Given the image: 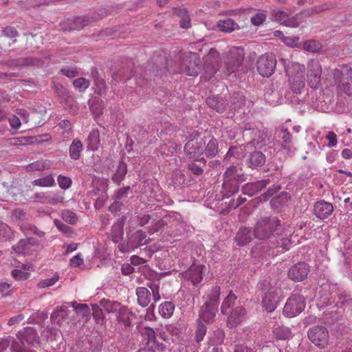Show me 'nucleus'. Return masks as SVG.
<instances>
[{
	"instance_id": "f257e3e1",
	"label": "nucleus",
	"mask_w": 352,
	"mask_h": 352,
	"mask_svg": "<svg viewBox=\"0 0 352 352\" xmlns=\"http://www.w3.org/2000/svg\"><path fill=\"white\" fill-rule=\"evenodd\" d=\"M280 230V221L276 217H265L255 223L253 234L256 239L266 241L276 238Z\"/></svg>"
},
{
	"instance_id": "f03ea898",
	"label": "nucleus",
	"mask_w": 352,
	"mask_h": 352,
	"mask_svg": "<svg viewBox=\"0 0 352 352\" xmlns=\"http://www.w3.org/2000/svg\"><path fill=\"white\" fill-rule=\"evenodd\" d=\"M18 340H13L11 350L14 352H36L31 349L39 344V338L33 327H27L23 331L19 332Z\"/></svg>"
},
{
	"instance_id": "7ed1b4c3",
	"label": "nucleus",
	"mask_w": 352,
	"mask_h": 352,
	"mask_svg": "<svg viewBox=\"0 0 352 352\" xmlns=\"http://www.w3.org/2000/svg\"><path fill=\"white\" fill-rule=\"evenodd\" d=\"M262 290L263 292L262 306L266 311L271 313L276 309L280 300L281 289L265 280L262 283Z\"/></svg>"
},
{
	"instance_id": "20e7f679",
	"label": "nucleus",
	"mask_w": 352,
	"mask_h": 352,
	"mask_svg": "<svg viewBox=\"0 0 352 352\" xmlns=\"http://www.w3.org/2000/svg\"><path fill=\"white\" fill-rule=\"evenodd\" d=\"M333 78L339 88L348 96L352 95V68L342 65L333 71Z\"/></svg>"
},
{
	"instance_id": "39448f33",
	"label": "nucleus",
	"mask_w": 352,
	"mask_h": 352,
	"mask_svg": "<svg viewBox=\"0 0 352 352\" xmlns=\"http://www.w3.org/2000/svg\"><path fill=\"white\" fill-rule=\"evenodd\" d=\"M292 90L298 94L305 87V67L299 63H294L289 70L287 71Z\"/></svg>"
},
{
	"instance_id": "423d86ee",
	"label": "nucleus",
	"mask_w": 352,
	"mask_h": 352,
	"mask_svg": "<svg viewBox=\"0 0 352 352\" xmlns=\"http://www.w3.org/2000/svg\"><path fill=\"white\" fill-rule=\"evenodd\" d=\"M305 307L304 296L298 294H293L287 300L283 313L288 318H293L300 314L304 310Z\"/></svg>"
},
{
	"instance_id": "0eeeda50",
	"label": "nucleus",
	"mask_w": 352,
	"mask_h": 352,
	"mask_svg": "<svg viewBox=\"0 0 352 352\" xmlns=\"http://www.w3.org/2000/svg\"><path fill=\"white\" fill-rule=\"evenodd\" d=\"M146 287H138L136 289V295L138 296V303L142 307L148 305L151 300V296L156 302L160 299L159 293V286L156 284H150Z\"/></svg>"
},
{
	"instance_id": "6e6552de",
	"label": "nucleus",
	"mask_w": 352,
	"mask_h": 352,
	"mask_svg": "<svg viewBox=\"0 0 352 352\" xmlns=\"http://www.w3.org/2000/svg\"><path fill=\"white\" fill-rule=\"evenodd\" d=\"M309 340L320 349H324L329 344V333L324 326L316 325L311 327L308 332Z\"/></svg>"
},
{
	"instance_id": "1a4fd4ad",
	"label": "nucleus",
	"mask_w": 352,
	"mask_h": 352,
	"mask_svg": "<svg viewBox=\"0 0 352 352\" xmlns=\"http://www.w3.org/2000/svg\"><path fill=\"white\" fill-rule=\"evenodd\" d=\"M276 59L273 54L261 55L257 60V70L264 77L272 76L276 68Z\"/></svg>"
},
{
	"instance_id": "9d476101",
	"label": "nucleus",
	"mask_w": 352,
	"mask_h": 352,
	"mask_svg": "<svg viewBox=\"0 0 352 352\" xmlns=\"http://www.w3.org/2000/svg\"><path fill=\"white\" fill-rule=\"evenodd\" d=\"M244 59L243 50L234 48L230 51L225 62V67L228 74L235 72L241 66Z\"/></svg>"
},
{
	"instance_id": "9b49d317",
	"label": "nucleus",
	"mask_w": 352,
	"mask_h": 352,
	"mask_svg": "<svg viewBox=\"0 0 352 352\" xmlns=\"http://www.w3.org/2000/svg\"><path fill=\"white\" fill-rule=\"evenodd\" d=\"M322 67L317 60H311L307 65V83L314 89L320 85Z\"/></svg>"
},
{
	"instance_id": "f8f14e48",
	"label": "nucleus",
	"mask_w": 352,
	"mask_h": 352,
	"mask_svg": "<svg viewBox=\"0 0 352 352\" xmlns=\"http://www.w3.org/2000/svg\"><path fill=\"white\" fill-rule=\"evenodd\" d=\"M96 16H82L74 19H68L66 22L60 24V29L63 31L80 30L89 23L95 21Z\"/></svg>"
},
{
	"instance_id": "ddd939ff",
	"label": "nucleus",
	"mask_w": 352,
	"mask_h": 352,
	"mask_svg": "<svg viewBox=\"0 0 352 352\" xmlns=\"http://www.w3.org/2000/svg\"><path fill=\"white\" fill-rule=\"evenodd\" d=\"M102 338L98 335L91 334L78 343L80 352H99L102 347Z\"/></svg>"
},
{
	"instance_id": "4468645a",
	"label": "nucleus",
	"mask_w": 352,
	"mask_h": 352,
	"mask_svg": "<svg viewBox=\"0 0 352 352\" xmlns=\"http://www.w3.org/2000/svg\"><path fill=\"white\" fill-rule=\"evenodd\" d=\"M149 241L150 239H147L146 232H143L142 230H138L129 236L126 248L123 247L120 250L122 252H129L130 250H134L148 244Z\"/></svg>"
},
{
	"instance_id": "2eb2a0df",
	"label": "nucleus",
	"mask_w": 352,
	"mask_h": 352,
	"mask_svg": "<svg viewBox=\"0 0 352 352\" xmlns=\"http://www.w3.org/2000/svg\"><path fill=\"white\" fill-rule=\"evenodd\" d=\"M310 272L309 266L305 262L294 265L288 271V277L295 282H300L307 278Z\"/></svg>"
},
{
	"instance_id": "dca6fc26",
	"label": "nucleus",
	"mask_w": 352,
	"mask_h": 352,
	"mask_svg": "<svg viewBox=\"0 0 352 352\" xmlns=\"http://www.w3.org/2000/svg\"><path fill=\"white\" fill-rule=\"evenodd\" d=\"M247 318V311L243 306H237L232 309L229 314L226 325L232 329L241 324Z\"/></svg>"
},
{
	"instance_id": "f3484780",
	"label": "nucleus",
	"mask_w": 352,
	"mask_h": 352,
	"mask_svg": "<svg viewBox=\"0 0 352 352\" xmlns=\"http://www.w3.org/2000/svg\"><path fill=\"white\" fill-rule=\"evenodd\" d=\"M204 268H206L204 265L193 263L184 272V276L190 280L193 285H197L203 279L202 274Z\"/></svg>"
},
{
	"instance_id": "a211bd4d",
	"label": "nucleus",
	"mask_w": 352,
	"mask_h": 352,
	"mask_svg": "<svg viewBox=\"0 0 352 352\" xmlns=\"http://www.w3.org/2000/svg\"><path fill=\"white\" fill-rule=\"evenodd\" d=\"M223 178L228 181L242 183L247 179V175L244 173L243 168L239 165H231L223 174Z\"/></svg>"
},
{
	"instance_id": "6ab92c4d",
	"label": "nucleus",
	"mask_w": 352,
	"mask_h": 352,
	"mask_svg": "<svg viewBox=\"0 0 352 352\" xmlns=\"http://www.w3.org/2000/svg\"><path fill=\"white\" fill-rule=\"evenodd\" d=\"M204 144L203 139L199 141L188 140L184 146V153L188 158L199 156L204 153Z\"/></svg>"
},
{
	"instance_id": "aec40b11",
	"label": "nucleus",
	"mask_w": 352,
	"mask_h": 352,
	"mask_svg": "<svg viewBox=\"0 0 352 352\" xmlns=\"http://www.w3.org/2000/svg\"><path fill=\"white\" fill-rule=\"evenodd\" d=\"M333 212L332 204L320 200L317 201L314 206V214L320 219H327Z\"/></svg>"
},
{
	"instance_id": "412c9836",
	"label": "nucleus",
	"mask_w": 352,
	"mask_h": 352,
	"mask_svg": "<svg viewBox=\"0 0 352 352\" xmlns=\"http://www.w3.org/2000/svg\"><path fill=\"white\" fill-rule=\"evenodd\" d=\"M266 162L265 155L258 151L250 153L246 160V164L252 169L258 170L263 166Z\"/></svg>"
},
{
	"instance_id": "4be33fe9",
	"label": "nucleus",
	"mask_w": 352,
	"mask_h": 352,
	"mask_svg": "<svg viewBox=\"0 0 352 352\" xmlns=\"http://www.w3.org/2000/svg\"><path fill=\"white\" fill-rule=\"evenodd\" d=\"M217 311L218 307L211 304V302H206L200 308L199 319L207 323H210L214 320Z\"/></svg>"
},
{
	"instance_id": "5701e85b",
	"label": "nucleus",
	"mask_w": 352,
	"mask_h": 352,
	"mask_svg": "<svg viewBox=\"0 0 352 352\" xmlns=\"http://www.w3.org/2000/svg\"><path fill=\"white\" fill-rule=\"evenodd\" d=\"M134 318V314L129 311L125 306L116 314V320L121 326L122 329H127L131 326V320Z\"/></svg>"
},
{
	"instance_id": "b1692460",
	"label": "nucleus",
	"mask_w": 352,
	"mask_h": 352,
	"mask_svg": "<svg viewBox=\"0 0 352 352\" xmlns=\"http://www.w3.org/2000/svg\"><path fill=\"white\" fill-rule=\"evenodd\" d=\"M51 321L61 327L69 319V309L68 306L63 305L59 307L56 311L52 312L51 315Z\"/></svg>"
},
{
	"instance_id": "393cba45",
	"label": "nucleus",
	"mask_w": 352,
	"mask_h": 352,
	"mask_svg": "<svg viewBox=\"0 0 352 352\" xmlns=\"http://www.w3.org/2000/svg\"><path fill=\"white\" fill-rule=\"evenodd\" d=\"M144 341H146L145 347L149 349H160L162 344L156 339L155 333L152 328L146 327L142 333Z\"/></svg>"
},
{
	"instance_id": "a878e982",
	"label": "nucleus",
	"mask_w": 352,
	"mask_h": 352,
	"mask_svg": "<svg viewBox=\"0 0 352 352\" xmlns=\"http://www.w3.org/2000/svg\"><path fill=\"white\" fill-rule=\"evenodd\" d=\"M206 102L208 106L211 109L216 110L218 113L224 112L228 105V102L219 95L208 96Z\"/></svg>"
},
{
	"instance_id": "bb28decb",
	"label": "nucleus",
	"mask_w": 352,
	"mask_h": 352,
	"mask_svg": "<svg viewBox=\"0 0 352 352\" xmlns=\"http://www.w3.org/2000/svg\"><path fill=\"white\" fill-rule=\"evenodd\" d=\"M253 235V232L249 228L241 227L236 233L235 241L238 245L244 246L252 241Z\"/></svg>"
},
{
	"instance_id": "cd10ccee",
	"label": "nucleus",
	"mask_w": 352,
	"mask_h": 352,
	"mask_svg": "<svg viewBox=\"0 0 352 352\" xmlns=\"http://www.w3.org/2000/svg\"><path fill=\"white\" fill-rule=\"evenodd\" d=\"M276 133L279 139L282 140V146L285 149L290 150L293 148V136L292 134L288 131L281 126L279 127Z\"/></svg>"
},
{
	"instance_id": "c85d7f7f",
	"label": "nucleus",
	"mask_w": 352,
	"mask_h": 352,
	"mask_svg": "<svg viewBox=\"0 0 352 352\" xmlns=\"http://www.w3.org/2000/svg\"><path fill=\"white\" fill-rule=\"evenodd\" d=\"M53 88L62 105L67 106L69 100L72 99V97L70 96L67 89L62 85L59 84L54 85Z\"/></svg>"
},
{
	"instance_id": "c756f323",
	"label": "nucleus",
	"mask_w": 352,
	"mask_h": 352,
	"mask_svg": "<svg viewBox=\"0 0 352 352\" xmlns=\"http://www.w3.org/2000/svg\"><path fill=\"white\" fill-rule=\"evenodd\" d=\"M239 184L237 182L228 181V179L223 178L222 188L224 196L230 197L236 193L239 190Z\"/></svg>"
},
{
	"instance_id": "7c9ffc66",
	"label": "nucleus",
	"mask_w": 352,
	"mask_h": 352,
	"mask_svg": "<svg viewBox=\"0 0 352 352\" xmlns=\"http://www.w3.org/2000/svg\"><path fill=\"white\" fill-rule=\"evenodd\" d=\"M82 149L83 146L81 141L78 138L74 139L69 148V155L70 158L74 160L80 159Z\"/></svg>"
},
{
	"instance_id": "2f4dec72",
	"label": "nucleus",
	"mask_w": 352,
	"mask_h": 352,
	"mask_svg": "<svg viewBox=\"0 0 352 352\" xmlns=\"http://www.w3.org/2000/svg\"><path fill=\"white\" fill-rule=\"evenodd\" d=\"M331 8V3H324L320 5L314 6L304 10L301 14L305 16H311L315 14H320L324 11L328 10Z\"/></svg>"
},
{
	"instance_id": "473e14b6",
	"label": "nucleus",
	"mask_w": 352,
	"mask_h": 352,
	"mask_svg": "<svg viewBox=\"0 0 352 352\" xmlns=\"http://www.w3.org/2000/svg\"><path fill=\"white\" fill-rule=\"evenodd\" d=\"M100 306L107 313H118L122 308V305L117 302L110 300L109 299H102L100 301Z\"/></svg>"
},
{
	"instance_id": "72a5a7b5",
	"label": "nucleus",
	"mask_w": 352,
	"mask_h": 352,
	"mask_svg": "<svg viewBox=\"0 0 352 352\" xmlns=\"http://www.w3.org/2000/svg\"><path fill=\"white\" fill-rule=\"evenodd\" d=\"M206 160L201 157L188 164V169L195 175H201L204 173L203 167L206 166Z\"/></svg>"
},
{
	"instance_id": "f704fd0d",
	"label": "nucleus",
	"mask_w": 352,
	"mask_h": 352,
	"mask_svg": "<svg viewBox=\"0 0 352 352\" xmlns=\"http://www.w3.org/2000/svg\"><path fill=\"white\" fill-rule=\"evenodd\" d=\"M218 28L222 32H232L235 30L239 29V25L232 19L228 18L224 20H220L217 24Z\"/></svg>"
},
{
	"instance_id": "c9c22d12",
	"label": "nucleus",
	"mask_w": 352,
	"mask_h": 352,
	"mask_svg": "<svg viewBox=\"0 0 352 352\" xmlns=\"http://www.w3.org/2000/svg\"><path fill=\"white\" fill-rule=\"evenodd\" d=\"M225 338V332L223 329L219 328L213 331L209 336L208 344L212 346H217L223 344Z\"/></svg>"
},
{
	"instance_id": "e433bc0d",
	"label": "nucleus",
	"mask_w": 352,
	"mask_h": 352,
	"mask_svg": "<svg viewBox=\"0 0 352 352\" xmlns=\"http://www.w3.org/2000/svg\"><path fill=\"white\" fill-rule=\"evenodd\" d=\"M69 304L72 307H74L77 314L80 316L82 318H85V320H87L90 314V310L87 305L78 303L76 301Z\"/></svg>"
},
{
	"instance_id": "4c0bfd02",
	"label": "nucleus",
	"mask_w": 352,
	"mask_h": 352,
	"mask_svg": "<svg viewBox=\"0 0 352 352\" xmlns=\"http://www.w3.org/2000/svg\"><path fill=\"white\" fill-rule=\"evenodd\" d=\"M174 309V304L172 302L166 301L160 305L159 313L163 318H168L173 315Z\"/></svg>"
},
{
	"instance_id": "58836bf2",
	"label": "nucleus",
	"mask_w": 352,
	"mask_h": 352,
	"mask_svg": "<svg viewBox=\"0 0 352 352\" xmlns=\"http://www.w3.org/2000/svg\"><path fill=\"white\" fill-rule=\"evenodd\" d=\"M206 331V326L203 323L201 319H197V327L195 332V340L197 343H199L204 340Z\"/></svg>"
},
{
	"instance_id": "ea45409f",
	"label": "nucleus",
	"mask_w": 352,
	"mask_h": 352,
	"mask_svg": "<svg viewBox=\"0 0 352 352\" xmlns=\"http://www.w3.org/2000/svg\"><path fill=\"white\" fill-rule=\"evenodd\" d=\"M21 228L23 233L27 236H29L33 234L41 238L45 235L44 232L39 230L36 226L32 224H23L21 226Z\"/></svg>"
},
{
	"instance_id": "a19ab883",
	"label": "nucleus",
	"mask_w": 352,
	"mask_h": 352,
	"mask_svg": "<svg viewBox=\"0 0 352 352\" xmlns=\"http://www.w3.org/2000/svg\"><path fill=\"white\" fill-rule=\"evenodd\" d=\"M127 173V166L124 163H120L118 166L117 170L114 175L112 177V180L120 184L122 180L124 178Z\"/></svg>"
},
{
	"instance_id": "79ce46f5",
	"label": "nucleus",
	"mask_w": 352,
	"mask_h": 352,
	"mask_svg": "<svg viewBox=\"0 0 352 352\" xmlns=\"http://www.w3.org/2000/svg\"><path fill=\"white\" fill-rule=\"evenodd\" d=\"M236 300V296L230 292L222 302L221 309L223 314H228V310L234 305Z\"/></svg>"
},
{
	"instance_id": "37998d69",
	"label": "nucleus",
	"mask_w": 352,
	"mask_h": 352,
	"mask_svg": "<svg viewBox=\"0 0 352 352\" xmlns=\"http://www.w3.org/2000/svg\"><path fill=\"white\" fill-rule=\"evenodd\" d=\"M274 336L278 340H287L291 336V331L285 327H277L273 330Z\"/></svg>"
},
{
	"instance_id": "c03bdc74",
	"label": "nucleus",
	"mask_w": 352,
	"mask_h": 352,
	"mask_svg": "<svg viewBox=\"0 0 352 352\" xmlns=\"http://www.w3.org/2000/svg\"><path fill=\"white\" fill-rule=\"evenodd\" d=\"M14 234L11 228L6 223L0 224V241H7L13 239Z\"/></svg>"
},
{
	"instance_id": "a18cd8bd",
	"label": "nucleus",
	"mask_w": 352,
	"mask_h": 352,
	"mask_svg": "<svg viewBox=\"0 0 352 352\" xmlns=\"http://www.w3.org/2000/svg\"><path fill=\"white\" fill-rule=\"evenodd\" d=\"M177 14L181 17L179 24L182 28H188L190 26V19L186 8H179Z\"/></svg>"
},
{
	"instance_id": "49530a36",
	"label": "nucleus",
	"mask_w": 352,
	"mask_h": 352,
	"mask_svg": "<svg viewBox=\"0 0 352 352\" xmlns=\"http://www.w3.org/2000/svg\"><path fill=\"white\" fill-rule=\"evenodd\" d=\"M221 293V288L218 285L214 286L210 290V293L208 296L207 302H211V304L218 307L219 302V296Z\"/></svg>"
},
{
	"instance_id": "de8ad7c7",
	"label": "nucleus",
	"mask_w": 352,
	"mask_h": 352,
	"mask_svg": "<svg viewBox=\"0 0 352 352\" xmlns=\"http://www.w3.org/2000/svg\"><path fill=\"white\" fill-rule=\"evenodd\" d=\"M33 186L50 187L55 184L54 179L52 175L35 179L32 182Z\"/></svg>"
},
{
	"instance_id": "09e8293b",
	"label": "nucleus",
	"mask_w": 352,
	"mask_h": 352,
	"mask_svg": "<svg viewBox=\"0 0 352 352\" xmlns=\"http://www.w3.org/2000/svg\"><path fill=\"white\" fill-rule=\"evenodd\" d=\"M205 153L207 157H214L218 152V144L216 139L212 138L209 141L206 146H204Z\"/></svg>"
},
{
	"instance_id": "8fccbe9b",
	"label": "nucleus",
	"mask_w": 352,
	"mask_h": 352,
	"mask_svg": "<svg viewBox=\"0 0 352 352\" xmlns=\"http://www.w3.org/2000/svg\"><path fill=\"white\" fill-rule=\"evenodd\" d=\"M93 317L98 324H102L104 323L105 318L102 311V309L100 305L96 304L92 305Z\"/></svg>"
},
{
	"instance_id": "3c124183",
	"label": "nucleus",
	"mask_w": 352,
	"mask_h": 352,
	"mask_svg": "<svg viewBox=\"0 0 352 352\" xmlns=\"http://www.w3.org/2000/svg\"><path fill=\"white\" fill-rule=\"evenodd\" d=\"M18 36L19 32L14 27L7 26L2 31V34L0 36V42L3 41L4 37H8L15 41L16 38Z\"/></svg>"
},
{
	"instance_id": "603ef678",
	"label": "nucleus",
	"mask_w": 352,
	"mask_h": 352,
	"mask_svg": "<svg viewBox=\"0 0 352 352\" xmlns=\"http://www.w3.org/2000/svg\"><path fill=\"white\" fill-rule=\"evenodd\" d=\"M13 277L16 280H24L30 278V274L26 271V266L23 265V269H14L12 272Z\"/></svg>"
},
{
	"instance_id": "864d4df0",
	"label": "nucleus",
	"mask_w": 352,
	"mask_h": 352,
	"mask_svg": "<svg viewBox=\"0 0 352 352\" xmlns=\"http://www.w3.org/2000/svg\"><path fill=\"white\" fill-rule=\"evenodd\" d=\"M133 75V72L131 68L126 69H120L116 74H114L113 77L115 80L118 79L121 81H126L129 80Z\"/></svg>"
},
{
	"instance_id": "5fc2aeb1",
	"label": "nucleus",
	"mask_w": 352,
	"mask_h": 352,
	"mask_svg": "<svg viewBox=\"0 0 352 352\" xmlns=\"http://www.w3.org/2000/svg\"><path fill=\"white\" fill-rule=\"evenodd\" d=\"M322 45L314 40L307 41L304 43L303 49L310 52H318L321 50Z\"/></svg>"
},
{
	"instance_id": "6e6d98bb",
	"label": "nucleus",
	"mask_w": 352,
	"mask_h": 352,
	"mask_svg": "<svg viewBox=\"0 0 352 352\" xmlns=\"http://www.w3.org/2000/svg\"><path fill=\"white\" fill-rule=\"evenodd\" d=\"M48 168L49 165L46 161H36L30 164L27 167L28 171L43 170Z\"/></svg>"
},
{
	"instance_id": "4d7b16f0",
	"label": "nucleus",
	"mask_w": 352,
	"mask_h": 352,
	"mask_svg": "<svg viewBox=\"0 0 352 352\" xmlns=\"http://www.w3.org/2000/svg\"><path fill=\"white\" fill-rule=\"evenodd\" d=\"M282 186L279 184H273L270 186L266 192L262 194L260 197L261 199L267 200L269 198L273 197L275 194H276L280 189Z\"/></svg>"
},
{
	"instance_id": "13d9d810",
	"label": "nucleus",
	"mask_w": 352,
	"mask_h": 352,
	"mask_svg": "<svg viewBox=\"0 0 352 352\" xmlns=\"http://www.w3.org/2000/svg\"><path fill=\"white\" fill-rule=\"evenodd\" d=\"M89 80L82 77L76 78L73 82L74 87L78 89L79 91H84L89 87Z\"/></svg>"
},
{
	"instance_id": "bf43d9fd",
	"label": "nucleus",
	"mask_w": 352,
	"mask_h": 352,
	"mask_svg": "<svg viewBox=\"0 0 352 352\" xmlns=\"http://www.w3.org/2000/svg\"><path fill=\"white\" fill-rule=\"evenodd\" d=\"M62 217L65 222L69 224H75L78 220L76 214L69 210H65L62 212Z\"/></svg>"
},
{
	"instance_id": "052dcab7",
	"label": "nucleus",
	"mask_w": 352,
	"mask_h": 352,
	"mask_svg": "<svg viewBox=\"0 0 352 352\" xmlns=\"http://www.w3.org/2000/svg\"><path fill=\"white\" fill-rule=\"evenodd\" d=\"M272 14L274 21H276L283 25L285 24V23L286 22V20L289 16L287 12H285L283 10H274L272 11Z\"/></svg>"
},
{
	"instance_id": "680f3d73",
	"label": "nucleus",
	"mask_w": 352,
	"mask_h": 352,
	"mask_svg": "<svg viewBox=\"0 0 352 352\" xmlns=\"http://www.w3.org/2000/svg\"><path fill=\"white\" fill-rule=\"evenodd\" d=\"M168 217H164L162 219L157 221L148 230L149 234L157 232L160 229L168 224Z\"/></svg>"
},
{
	"instance_id": "e2e57ef3",
	"label": "nucleus",
	"mask_w": 352,
	"mask_h": 352,
	"mask_svg": "<svg viewBox=\"0 0 352 352\" xmlns=\"http://www.w3.org/2000/svg\"><path fill=\"white\" fill-rule=\"evenodd\" d=\"M26 241V239H21L17 244L13 246L14 250L18 253H23L25 251H28L29 247L28 246Z\"/></svg>"
},
{
	"instance_id": "0e129e2a",
	"label": "nucleus",
	"mask_w": 352,
	"mask_h": 352,
	"mask_svg": "<svg viewBox=\"0 0 352 352\" xmlns=\"http://www.w3.org/2000/svg\"><path fill=\"white\" fill-rule=\"evenodd\" d=\"M302 15L301 13L296 14L294 16L289 17L288 16L286 22L285 23V25L287 27H292V28H297L299 26L300 21H299L300 16Z\"/></svg>"
},
{
	"instance_id": "69168bd1",
	"label": "nucleus",
	"mask_w": 352,
	"mask_h": 352,
	"mask_svg": "<svg viewBox=\"0 0 352 352\" xmlns=\"http://www.w3.org/2000/svg\"><path fill=\"white\" fill-rule=\"evenodd\" d=\"M265 135L264 133L261 132L259 131L255 133V138H254L250 142V144L253 146H259L260 144L265 140Z\"/></svg>"
},
{
	"instance_id": "338daca9",
	"label": "nucleus",
	"mask_w": 352,
	"mask_h": 352,
	"mask_svg": "<svg viewBox=\"0 0 352 352\" xmlns=\"http://www.w3.org/2000/svg\"><path fill=\"white\" fill-rule=\"evenodd\" d=\"M58 278H59V276L58 275L55 274L53 277H52L50 278L45 279V280L40 281L39 283L38 284V286L40 288H45L47 287L52 286V285H54L55 283H56L58 281Z\"/></svg>"
},
{
	"instance_id": "774afa93",
	"label": "nucleus",
	"mask_w": 352,
	"mask_h": 352,
	"mask_svg": "<svg viewBox=\"0 0 352 352\" xmlns=\"http://www.w3.org/2000/svg\"><path fill=\"white\" fill-rule=\"evenodd\" d=\"M60 73L68 78H74L78 74V70L76 67H67L60 69Z\"/></svg>"
}]
</instances>
